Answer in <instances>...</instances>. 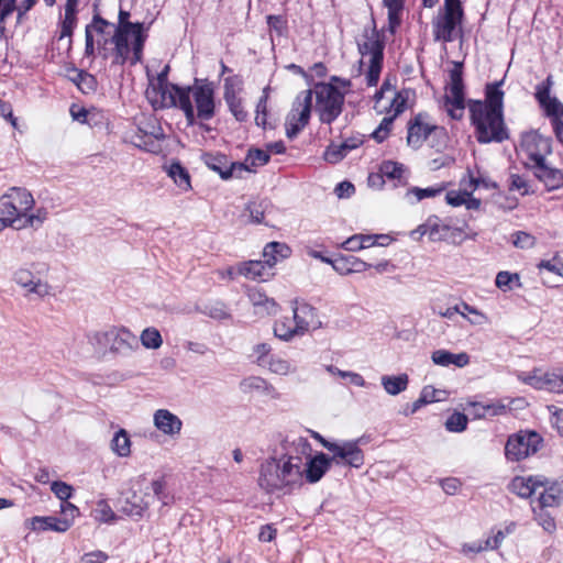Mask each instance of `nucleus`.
Instances as JSON below:
<instances>
[{"mask_svg": "<svg viewBox=\"0 0 563 563\" xmlns=\"http://www.w3.org/2000/svg\"><path fill=\"white\" fill-rule=\"evenodd\" d=\"M333 269L340 275H349L352 273H362L372 267L371 264L362 261L355 256H340L333 260L332 263Z\"/></svg>", "mask_w": 563, "mask_h": 563, "instance_id": "obj_30", "label": "nucleus"}, {"mask_svg": "<svg viewBox=\"0 0 563 563\" xmlns=\"http://www.w3.org/2000/svg\"><path fill=\"white\" fill-rule=\"evenodd\" d=\"M541 442V437L533 431L511 434L505 445V456L510 462H519L537 453Z\"/></svg>", "mask_w": 563, "mask_h": 563, "instance_id": "obj_16", "label": "nucleus"}, {"mask_svg": "<svg viewBox=\"0 0 563 563\" xmlns=\"http://www.w3.org/2000/svg\"><path fill=\"white\" fill-rule=\"evenodd\" d=\"M264 368L278 376H290L298 372L297 365L282 354H274Z\"/></svg>", "mask_w": 563, "mask_h": 563, "instance_id": "obj_37", "label": "nucleus"}, {"mask_svg": "<svg viewBox=\"0 0 563 563\" xmlns=\"http://www.w3.org/2000/svg\"><path fill=\"white\" fill-rule=\"evenodd\" d=\"M462 190H450L445 195L446 202L452 207L465 206L467 210H477L481 207V200L472 196L473 191L466 184L465 179H462Z\"/></svg>", "mask_w": 563, "mask_h": 563, "instance_id": "obj_28", "label": "nucleus"}, {"mask_svg": "<svg viewBox=\"0 0 563 563\" xmlns=\"http://www.w3.org/2000/svg\"><path fill=\"white\" fill-rule=\"evenodd\" d=\"M444 110L453 120H461L465 110L464 85L462 78V64L455 63L450 70V82L445 88Z\"/></svg>", "mask_w": 563, "mask_h": 563, "instance_id": "obj_13", "label": "nucleus"}, {"mask_svg": "<svg viewBox=\"0 0 563 563\" xmlns=\"http://www.w3.org/2000/svg\"><path fill=\"white\" fill-rule=\"evenodd\" d=\"M251 356L260 367L264 368L274 354L272 353V346L268 343H258L253 346Z\"/></svg>", "mask_w": 563, "mask_h": 563, "instance_id": "obj_53", "label": "nucleus"}, {"mask_svg": "<svg viewBox=\"0 0 563 563\" xmlns=\"http://www.w3.org/2000/svg\"><path fill=\"white\" fill-rule=\"evenodd\" d=\"M512 283H516L518 286H520L519 283V275L518 274H511L509 272L503 271L499 272L496 276L495 284L496 286L501 289L503 291H508L512 289Z\"/></svg>", "mask_w": 563, "mask_h": 563, "instance_id": "obj_57", "label": "nucleus"}, {"mask_svg": "<svg viewBox=\"0 0 563 563\" xmlns=\"http://www.w3.org/2000/svg\"><path fill=\"white\" fill-rule=\"evenodd\" d=\"M303 484V459L287 452L266 459L260 466L258 485L269 494H291Z\"/></svg>", "mask_w": 563, "mask_h": 563, "instance_id": "obj_2", "label": "nucleus"}, {"mask_svg": "<svg viewBox=\"0 0 563 563\" xmlns=\"http://www.w3.org/2000/svg\"><path fill=\"white\" fill-rule=\"evenodd\" d=\"M468 419L464 413L454 412L445 421V428L450 432H462L467 427Z\"/></svg>", "mask_w": 563, "mask_h": 563, "instance_id": "obj_56", "label": "nucleus"}, {"mask_svg": "<svg viewBox=\"0 0 563 563\" xmlns=\"http://www.w3.org/2000/svg\"><path fill=\"white\" fill-rule=\"evenodd\" d=\"M202 162L206 166L218 173L220 177L228 180L232 177H241L244 166L240 165V162H229L227 155L221 153H203L201 155Z\"/></svg>", "mask_w": 563, "mask_h": 563, "instance_id": "obj_20", "label": "nucleus"}, {"mask_svg": "<svg viewBox=\"0 0 563 563\" xmlns=\"http://www.w3.org/2000/svg\"><path fill=\"white\" fill-rule=\"evenodd\" d=\"M154 427L164 435L175 438L183 429L181 419L168 409H157L153 415Z\"/></svg>", "mask_w": 563, "mask_h": 563, "instance_id": "obj_25", "label": "nucleus"}, {"mask_svg": "<svg viewBox=\"0 0 563 563\" xmlns=\"http://www.w3.org/2000/svg\"><path fill=\"white\" fill-rule=\"evenodd\" d=\"M383 176L389 179H400L404 174V166L396 162H385L380 167Z\"/></svg>", "mask_w": 563, "mask_h": 563, "instance_id": "obj_62", "label": "nucleus"}, {"mask_svg": "<svg viewBox=\"0 0 563 563\" xmlns=\"http://www.w3.org/2000/svg\"><path fill=\"white\" fill-rule=\"evenodd\" d=\"M269 161V154L258 148H252L249 151L245 159L240 165L244 166V172L255 173L256 168L264 166Z\"/></svg>", "mask_w": 563, "mask_h": 563, "instance_id": "obj_45", "label": "nucleus"}, {"mask_svg": "<svg viewBox=\"0 0 563 563\" xmlns=\"http://www.w3.org/2000/svg\"><path fill=\"white\" fill-rule=\"evenodd\" d=\"M563 499V492L558 486H550L543 488L539 493L538 498L532 503V508H541L547 510L548 508L559 507Z\"/></svg>", "mask_w": 563, "mask_h": 563, "instance_id": "obj_34", "label": "nucleus"}, {"mask_svg": "<svg viewBox=\"0 0 563 563\" xmlns=\"http://www.w3.org/2000/svg\"><path fill=\"white\" fill-rule=\"evenodd\" d=\"M332 463L329 455L322 452L317 453L307 462H303V481L310 484L318 483L330 470Z\"/></svg>", "mask_w": 563, "mask_h": 563, "instance_id": "obj_26", "label": "nucleus"}, {"mask_svg": "<svg viewBox=\"0 0 563 563\" xmlns=\"http://www.w3.org/2000/svg\"><path fill=\"white\" fill-rule=\"evenodd\" d=\"M325 369L331 375L347 379L352 385H355L358 387L366 386V382H365L364 377L358 373H355L352 371H342L334 365H328V366H325Z\"/></svg>", "mask_w": 563, "mask_h": 563, "instance_id": "obj_52", "label": "nucleus"}, {"mask_svg": "<svg viewBox=\"0 0 563 563\" xmlns=\"http://www.w3.org/2000/svg\"><path fill=\"white\" fill-rule=\"evenodd\" d=\"M35 201L30 191L23 188L13 187L0 196V214L7 225L16 230L40 227L47 217L43 208H34Z\"/></svg>", "mask_w": 563, "mask_h": 563, "instance_id": "obj_3", "label": "nucleus"}, {"mask_svg": "<svg viewBox=\"0 0 563 563\" xmlns=\"http://www.w3.org/2000/svg\"><path fill=\"white\" fill-rule=\"evenodd\" d=\"M129 13L120 11L119 25L110 36V42L114 45L113 64L123 65L130 60L132 65L141 62L146 34L142 23H132Z\"/></svg>", "mask_w": 563, "mask_h": 563, "instance_id": "obj_4", "label": "nucleus"}, {"mask_svg": "<svg viewBox=\"0 0 563 563\" xmlns=\"http://www.w3.org/2000/svg\"><path fill=\"white\" fill-rule=\"evenodd\" d=\"M437 129L427 113H418L408 122L407 144L417 150L422 146L428 135Z\"/></svg>", "mask_w": 563, "mask_h": 563, "instance_id": "obj_21", "label": "nucleus"}, {"mask_svg": "<svg viewBox=\"0 0 563 563\" xmlns=\"http://www.w3.org/2000/svg\"><path fill=\"white\" fill-rule=\"evenodd\" d=\"M461 316L473 325H482L488 322V318L485 313L466 302H462Z\"/></svg>", "mask_w": 563, "mask_h": 563, "instance_id": "obj_54", "label": "nucleus"}, {"mask_svg": "<svg viewBox=\"0 0 563 563\" xmlns=\"http://www.w3.org/2000/svg\"><path fill=\"white\" fill-rule=\"evenodd\" d=\"M533 173L548 190H554L563 186V173L560 169L548 166L545 163L533 168Z\"/></svg>", "mask_w": 563, "mask_h": 563, "instance_id": "obj_32", "label": "nucleus"}, {"mask_svg": "<svg viewBox=\"0 0 563 563\" xmlns=\"http://www.w3.org/2000/svg\"><path fill=\"white\" fill-rule=\"evenodd\" d=\"M289 254V247L279 242H271L266 244L263 251L264 263L268 266V268H273V266L278 262V258H285Z\"/></svg>", "mask_w": 563, "mask_h": 563, "instance_id": "obj_42", "label": "nucleus"}, {"mask_svg": "<svg viewBox=\"0 0 563 563\" xmlns=\"http://www.w3.org/2000/svg\"><path fill=\"white\" fill-rule=\"evenodd\" d=\"M463 19L460 0H444V13L434 22V36L443 42H452L459 35Z\"/></svg>", "mask_w": 563, "mask_h": 563, "instance_id": "obj_15", "label": "nucleus"}, {"mask_svg": "<svg viewBox=\"0 0 563 563\" xmlns=\"http://www.w3.org/2000/svg\"><path fill=\"white\" fill-rule=\"evenodd\" d=\"M388 9V26L391 33L400 24V13L404 8V0H384Z\"/></svg>", "mask_w": 563, "mask_h": 563, "instance_id": "obj_50", "label": "nucleus"}, {"mask_svg": "<svg viewBox=\"0 0 563 563\" xmlns=\"http://www.w3.org/2000/svg\"><path fill=\"white\" fill-rule=\"evenodd\" d=\"M422 235H428L432 242L444 241L450 239L454 232L460 229H453L445 220L438 217H430L423 224L418 228Z\"/></svg>", "mask_w": 563, "mask_h": 563, "instance_id": "obj_24", "label": "nucleus"}, {"mask_svg": "<svg viewBox=\"0 0 563 563\" xmlns=\"http://www.w3.org/2000/svg\"><path fill=\"white\" fill-rule=\"evenodd\" d=\"M268 207L269 202L267 200L250 202L247 206V210L250 212L252 221L255 223H262L264 220V214Z\"/></svg>", "mask_w": 563, "mask_h": 563, "instance_id": "obj_58", "label": "nucleus"}, {"mask_svg": "<svg viewBox=\"0 0 563 563\" xmlns=\"http://www.w3.org/2000/svg\"><path fill=\"white\" fill-rule=\"evenodd\" d=\"M113 25L104 21L103 19L96 16L91 24L86 26V54L92 55L95 53V43L98 48L103 51V57H107L106 44L108 38L106 35H111L110 29Z\"/></svg>", "mask_w": 563, "mask_h": 563, "instance_id": "obj_19", "label": "nucleus"}, {"mask_svg": "<svg viewBox=\"0 0 563 563\" xmlns=\"http://www.w3.org/2000/svg\"><path fill=\"white\" fill-rule=\"evenodd\" d=\"M80 0H67L65 5V14L64 19L60 23V34L59 40L64 37H70L74 29L77 24V12Z\"/></svg>", "mask_w": 563, "mask_h": 563, "instance_id": "obj_38", "label": "nucleus"}, {"mask_svg": "<svg viewBox=\"0 0 563 563\" xmlns=\"http://www.w3.org/2000/svg\"><path fill=\"white\" fill-rule=\"evenodd\" d=\"M533 520L549 534H554L556 531V522L554 517L544 509L532 508Z\"/></svg>", "mask_w": 563, "mask_h": 563, "instance_id": "obj_47", "label": "nucleus"}, {"mask_svg": "<svg viewBox=\"0 0 563 563\" xmlns=\"http://www.w3.org/2000/svg\"><path fill=\"white\" fill-rule=\"evenodd\" d=\"M240 84L236 77H228L224 79V100L233 117L243 122L247 118V112L244 110L241 98L238 97L236 86Z\"/></svg>", "mask_w": 563, "mask_h": 563, "instance_id": "obj_27", "label": "nucleus"}, {"mask_svg": "<svg viewBox=\"0 0 563 563\" xmlns=\"http://www.w3.org/2000/svg\"><path fill=\"white\" fill-rule=\"evenodd\" d=\"M29 527L33 531L52 530L55 532H66L68 530V523L66 521H60L58 517L54 516H35L29 520Z\"/></svg>", "mask_w": 563, "mask_h": 563, "instance_id": "obj_35", "label": "nucleus"}, {"mask_svg": "<svg viewBox=\"0 0 563 563\" xmlns=\"http://www.w3.org/2000/svg\"><path fill=\"white\" fill-rule=\"evenodd\" d=\"M422 400L427 404L443 401L446 398V391L435 389L433 386H424L421 390Z\"/></svg>", "mask_w": 563, "mask_h": 563, "instance_id": "obj_64", "label": "nucleus"}, {"mask_svg": "<svg viewBox=\"0 0 563 563\" xmlns=\"http://www.w3.org/2000/svg\"><path fill=\"white\" fill-rule=\"evenodd\" d=\"M443 187H428V188H419L413 187L407 192V197L410 198L413 196L416 201H420L426 198H431L440 195L443 191Z\"/></svg>", "mask_w": 563, "mask_h": 563, "instance_id": "obj_60", "label": "nucleus"}, {"mask_svg": "<svg viewBox=\"0 0 563 563\" xmlns=\"http://www.w3.org/2000/svg\"><path fill=\"white\" fill-rule=\"evenodd\" d=\"M71 80L84 93L95 91L97 86L96 78L84 70H75V76L71 77Z\"/></svg>", "mask_w": 563, "mask_h": 563, "instance_id": "obj_51", "label": "nucleus"}, {"mask_svg": "<svg viewBox=\"0 0 563 563\" xmlns=\"http://www.w3.org/2000/svg\"><path fill=\"white\" fill-rule=\"evenodd\" d=\"M153 501L148 493V485L144 478H136L131 482L130 487L124 490L120 498V509L133 518H141Z\"/></svg>", "mask_w": 563, "mask_h": 563, "instance_id": "obj_10", "label": "nucleus"}, {"mask_svg": "<svg viewBox=\"0 0 563 563\" xmlns=\"http://www.w3.org/2000/svg\"><path fill=\"white\" fill-rule=\"evenodd\" d=\"M517 377L536 389L563 393V376L556 371L534 368L530 372H520Z\"/></svg>", "mask_w": 563, "mask_h": 563, "instance_id": "obj_18", "label": "nucleus"}, {"mask_svg": "<svg viewBox=\"0 0 563 563\" xmlns=\"http://www.w3.org/2000/svg\"><path fill=\"white\" fill-rule=\"evenodd\" d=\"M14 283L26 291V295H34L38 298H44L52 294V286L34 274L27 268H19L13 273Z\"/></svg>", "mask_w": 563, "mask_h": 563, "instance_id": "obj_22", "label": "nucleus"}, {"mask_svg": "<svg viewBox=\"0 0 563 563\" xmlns=\"http://www.w3.org/2000/svg\"><path fill=\"white\" fill-rule=\"evenodd\" d=\"M111 331L121 334L124 332L126 335H118L115 338H110V350L113 352H123L126 350H131L133 344L136 342V336L126 328H117L111 327Z\"/></svg>", "mask_w": 563, "mask_h": 563, "instance_id": "obj_41", "label": "nucleus"}, {"mask_svg": "<svg viewBox=\"0 0 563 563\" xmlns=\"http://www.w3.org/2000/svg\"><path fill=\"white\" fill-rule=\"evenodd\" d=\"M362 141L358 137H350L341 143H331L324 151L323 158L331 164L342 161L352 150L357 148Z\"/></svg>", "mask_w": 563, "mask_h": 563, "instance_id": "obj_29", "label": "nucleus"}, {"mask_svg": "<svg viewBox=\"0 0 563 563\" xmlns=\"http://www.w3.org/2000/svg\"><path fill=\"white\" fill-rule=\"evenodd\" d=\"M51 490L62 503L68 501V499L71 498L74 493L73 486L62 481L53 482L51 484Z\"/></svg>", "mask_w": 563, "mask_h": 563, "instance_id": "obj_59", "label": "nucleus"}, {"mask_svg": "<svg viewBox=\"0 0 563 563\" xmlns=\"http://www.w3.org/2000/svg\"><path fill=\"white\" fill-rule=\"evenodd\" d=\"M168 176L183 190L190 189V177L188 172L179 164L173 163L168 168Z\"/></svg>", "mask_w": 563, "mask_h": 563, "instance_id": "obj_48", "label": "nucleus"}, {"mask_svg": "<svg viewBox=\"0 0 563 563\" xmlns=\"http://www.w3.org/2000/svg\"><path fill=\"white\" fill-rule=\"evenodd\" d=\"M431 360L435 365L448 367L454 365L456 367H465L470 363V356L465 352L452 353L448 350H437L432 352Z\"/></svg>", "mask_w": 563, "mask_h": 563, "instance_id": "obj_31", "label": "nucleus"}, {"mask_svg": "<svg viewBox=\"0 0 563 563\" xmlns=\"http://www.w3.org/2000/svg\"><path fill=\"white\" fill-rule=\"evenodd\" d=\"M249 299L255 308L267 314L277 311V303L273 298L267 297L263 291L257 288L249 290Z\"/></svg>", "mask_w": 563, "mask_h": 563, "instance_id": "obj_43", "label": "nucleus"}, {"mask_svg": "<svg viewBox=\"0 0 563 563\" xmlns=\"http://www.w3.org/2000/svg\"><path fill=\"white\" fill-rule=\"evenodd\" d=\"M361 54V68L364 70L367 86H376L383 67L385 43L375 25L364 27L356 40Z\"/></svg>", "mask_w": 563, "mask_h": 563, "instance_id": "obj_5", "label": "nucleus"}, {"mask_svg": "<svg viewBox=\"0 0 563 563\" xmlns=\"http://www.w3.org/2000/svg\"><path fill=\"white\" fill-rule=\"evenodd\" d=\"M60 521H66L68 523V529L74 525L75 519L80 515V511L77 506L69 501H63L60 505Z\"/></svg>", "mask_w": 563, "mask_h": 563, "instance_id": "obj_61", "label": "nucleus"}, {"mask_svg": "<svg viewBox=\"0 0 563 563\" xmlns=\"http://www.w3.org/2000/svg\"><path fill=\"white\" fill-rule=\"evenodd\" d=\"M184 89L185 87H179L170 82H148L145 96L154 109L179 108L184 112L188 123L192 124L195 122V110L194 106L188 100V93H186Z\"/></svg>", "mask_w": 563, "mask_h": 563, "instance_id": "obj_7", "label": "nucleus"}, {"mask_svg": "<svg viewBox=\"0 0 563 563\" xmlns=\"http://www.w3.org/2000/svg\"><path fill=\"white\" fill-rule=\"evenodd\" d=\"M92 516L97 521L106 523L112 522L117 518L108 501L103 499L97 503L96 508L92 511Z\"/></svg>", "mask_w": 563, "mask_h": 563, "instance_id": "obj_55", "label": "nucleus"}, {"mask_svg": "<svg viewBox=\"0 0 563 563\" xmlns=\"http://www.w3.org/2000/svg\"><path fill=\"white\" fill-rule=\"evenodd\" d=\"M543 486L542 482L538 481L536 477H515L511 481L510 489L516 495L522 498H529L533 494L537 493L539 488Z\"/></svg>", "mask_w": 563, "mask_h": 563, "instance_id": "obj_36", "label": "nucleus"}, {"mask_svg": "<svg viewBox=\"0 0 563 563\" xmlns=\"http://www.w3.org/2000/svg\"><path fill=\"white\" fill-rule=\"evenodd\" d=\"M140 340H141V343L142 345L145 347V349H148V350H157L162 346L163 344V338H162V334L161 332L154 328V327H148V328H145L142 332H141V335H140Z\"/></svg>", "mask_w": 563, "mask_h": 563, "instance_id": "obj_49", "label": "nucleus"}, {"mask_svg": "<svg viewBox=\"0 0 563 563\" xmlns=\"http://www.w3.org/2000/svg\"><path fill=\"white\" fill-rule=\"evenodd\" d=\"M408 91H395L391 85L385 80L382 88L375 93L376 108L387 110L379 125L373 131L372 137L382 143L390 133L393 122L397 115L402 113L407 107Z\"/></svg>", "mask_w": 563, "mask_h": 563, "instance_id": "obj_6", "label": "nucleus"}, {"mask_svg": "<svg viewBox=\"0 0 563 563\" xmlns=\"http://www.w3.org/2000/svg\"><path fill=\"white\" fill-rule=\"evenodd\" d=\"M553 84V78L549 75L544 81L536 86L534 98L544 115L550 119L558 140L563 144V103L551 95Z\"/></svg>", "mask_w": 563, "mask_h": 563, "instance_id": "obj_9", "label": "nucleus"}, {"mask_svg": "<svg viewBox=\"0 0 563 563\" xmlns=\"http://www.w3.org/2000/svg\"><path fill=\"white\" fill-rule=\"evenodd\" d=\"M380 383L385 391L390 396H396L407 389L409 377L407 374L384 375Z\"/></svg>", "mask_w": 563, "mask_h": 563, "instance_id": "obj_40", "label": "nucleus"}, {"mask_svg": "<svg viewBox=\"0 0 563 563\" xmlns=\"http://www.w3.org/2000/svg\"><path fill=\"white\" fill-rule=\"evenodd\" d=\"M312 96H316V111L322 123H332L342 112L344 93L331 84H316Z\"/></svg>", "mask_w": 563, "mask_h": 563, "instance_id": "obj_8", "label": "nucleus"}, {"mask_svg": "<svg viewBox=\"0 0 563 563\" xmlns=\"http://www.w3.org/2000/svg\"><path fill=\"white\" fill-rule=\"evenodd\" d=\"M512 244L519 249H532L536 244V238L527 232L518 231L512 234Z\"/></svg>", "mask_w": 563, "mask_h": 563, "instance_id": "obj_63", "label": "nucleus"}, {"mask_svg": "<svg viewBox=\"0 0 563 563\" xmlns=\"http://www.w3.org/2000/svg\"><path fill=\"white\" fill-rule=\"evenodd\" d=\"M274 334L277 339L284 342H291L296 338L301 336L296 323L294 322V317H283L278 319L274 324Z\"/></svg>", "mask_w": 563, "mask_h": 563, "instance_id": "obj_39", "label": "nucleus"}, {"mask_svg": "<svg viewBox=\"0 0 563 563\" xmlns=\"http://www.w3.org/2000/svg\"><path fill=\"white\" fill-rule=\"evenodd\" d=\"M312 108V91L305 90L300 92L286 117L285 129L289 139L296 137L301 130L309 123Z\"/></svg>", "mask_w": 563, "mask_h": 563, "instance_id": "obj_17", "label": "nucleus"}, {"mask_svg": "<svg viewBox=\"0 0 563 563\" xmlns=\"http://www.w3.org/2000/svg\"><path fill=\"white\" fill-rule=\"evenodd\" d=\"M294 322L299 330V334L305 335L309 330L319 329L321 321L316 308L307 302H295L292 307Z\"/></svg>", "mask_w": 563, "mask_h": 563, "instance_id": "obj_23", "label": "nucleus"}, {"mask_svg": "<svg viewBox=\"0 0 563 563\" xmlns=\"http://www.w3.org/2000/svg\"><path fill=\"white\" fill-rule=\"evenodd\" d=\"M188 100L194 106L195 120L208 121L216 113L214 86L207 79H195V84L185 87Z\"/></svg>", "mask_w": 563, "mask_h": 563, "instance_id": "obj_11", "label": "nucleus"}, {"mask_svg": "<svg viewBox=\"0 0 563 563\" xmlns=\"http://www.w3.org/2000/svg\"><path fill=\"white\" fill-rule=\"evenodd\" d=\"M551 139L536 131L525 133L521 137L519 154L525 164L533 169L545 163V157L551 154Z\"/></svg>", "mask_w": 563, "mask_h": 563, "instance_id": "obj_14", "label": "nucleus"}, {"mask_svg": "<svg viewBox=\"0 0 563 563\" xmlns=\"http://www.w3.org/2000/svg\"><path fill=\"white\" fill-rule=\"evenodd\" d=\"M504 80L487 84L485 100H470L468 110L471 121L475 126L476 140L479 143L503 142L508 139L504 122Z\"/></svg>", "mask_w": 563, "mask_h": 563, "instance_id": "obj_1", "label": "nucleus"}, {"mask_svg": "<svg viewBox=\"0 0 563 563\" xmlns=\"http://www.w3.org/2000/svg\"><path fill=\"white\" fill-rule=\"evenodd\" d=\"M120 336L119 333L111 331V328L104 331H93L87 334L89 343L92 345L95 351L103 352L108 347L110 349V338ZM125 335L124 332L121 333V336Z\"/></svg>", "mask_w": 563, "mask_h": 563, "instance_id": "obj_44", "label": "nucleus"}, {"mask_svg": "<svg viewBox=\"0 0 563 563\" xmlns=\"http://www.w3.org/2000/svg\"><path fill=\"white\" fill-rule=\"evenodd\" d=\"M362 439L336 440L327 445L332 465L361 468L365 463V454L361 449Z\"/></svg>", "mask_w": 563, "mask_h": 563, "instance_id": "obj_12", "label": "nucleus"}, {"mask_svg": "<svg viewBox=\"0 0 563 563\" xmlns=\"http://www.w3.org/2000/svg\"><path fill=\"white\" fill-rule=\"evenodd\" d=\"M111 449L120 457H126L131 454V440L124 429L114 433L111 440Z\"/></svg>", "mask_w": 563, "mask_h": 563, "instance_id": "obj_46", "label": "nucleus"}, {"mask_svg": "<svg viewBox=\"0 0 563 563\" xmlns=\"http://www.w3.org/2000/svg\"><path fill=\"white\" fill-rule=\"evenodd\" d=\"M271 268L264 261H249L238 265L236 273L253 280H266Z\"/></svg>", "mask_w": 563, "mask_h": 563, "instance_id": "obj_33", "label": "nucleus"}]
</instances>
